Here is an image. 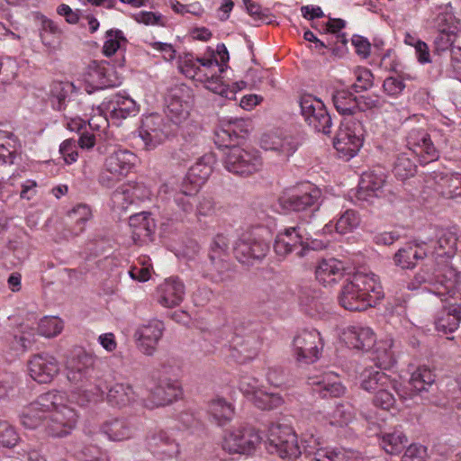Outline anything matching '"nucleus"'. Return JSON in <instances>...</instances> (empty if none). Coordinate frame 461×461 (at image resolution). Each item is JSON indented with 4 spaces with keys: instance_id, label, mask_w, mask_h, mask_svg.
<instances>
[{
    "instance_id": "1",
    "label": "nucleus",
    "mask_w": 461,
    "mask_h": 461,
    "mask_svg": "<svg viewBox=\"0 0 461 461\" xmlns=\"http://www.w3.org/2000/svg\"><path fill=\"white\" fill-rule=\"evenodd\" d=\"M460 239L461 233L455 227L430 228L429 235L421 240L427 242L428 256L434 258L437 267L426 263L408 284V289L417 290L424 285L427 291L442 302L461 299V273L448 266L457 252Z\"/></svg>"
},
{
    "instance_id": "2",
    "label": "nucleus",
    "mask_w": 461,
    "mask_h": 461,
    "mask_svg": "<svg viewBox=\"0 0 461 461\" xmlns=\"http://www.w3.org/2000/svg\"><path fill=\"white\" fill-rule=\"evenodd\" d=\"M67 393L50 391L41 394L27 405L20 415L21 424L29 429H36L46 420V431L52 437L61 438L75 429L78 413L69 405Z\"/></svg>"
},
{
    "instance_id": "3",
    "label": "nucleus",
    "mask_w": 461,
    "mask_h": 461,
    "mask_svg": "<svg viewBox=\"0 0 461 461\" xmlns=\"http://www.w3.org/2000/svg\"><path fill=\"white\" fill-rule=\"evenodd\" d=\"M95 358L86 353L80 352L68 362L67 377L75 385L71 393L69 405L76 402L84 406L87 403L96 402L103 398V389L95 377Z\"/></svg>"
},
{
    "instance_id": "4",
    "label": "nucleus",
    "mask_w": 461,
    "mask_h": 461,
    "mask_svg": "<svg viewBox=\"0 0 461 461\" xmlns=\"http://www.w3.org/2000/svg\"><path fill=\"white\" fill-rule=\"evenodd\" d=\"M384 297L379 278L374 273L358 271L343 285L339 301L348 311L375 307Z\"/></svg>"
},
{
    "instance_id": "5",
    "label": "nucleus",
    "mask_w": 461,
    "mask_h": 461,
    "mask_svg": "<svg viewBox=\"0 0 461 461\" xmlns=\"http://www.w3.org/2000/svg\"><path fill=\"white\" fill-rule=\"evenodd\" d=\"M138 157L132 151L114 147L108 151L99 176V183L105 187H112L116 182L126 177L135 167Z\"/></svg>"
},
{
    "instance_id": "6",
    "label": "nucleus",
    "mask_w": 461,
    "mask_h": 461,
    "mask_svg": "<svg viewBox=\"0 0 461 461\" xmlns=\"http://www.w3.org/2000/svg\"><path fill=\"white\" fill-rule=\"evenodd\" d=\"M264 444L269 454L277 455L283 459L294 460L302 454L297 435L286 425L271 424L267 429Z\"/></svg>"
},
{
    "instance_id": "7",
    "label": "nucleus",
    "mask_w": 461,
    "mask_h": 461,
    "mask_svg": "<svg viewBox=\"0 0 461 461\" xmlns=\"http://www.w3.org/2000/svg\"><path fill=\"white\" fill-rule=\"evenodd\" d=\"M365 129L354 117H344L334 139V148L340 157L349 159L355 157L363 145Z\"/></svg>"
},
{
    "instance_id": "8",
    "label": "nucleus",
    "mask_w": 461,
    "mask_h": 461,
    "mask_svg": "<svg viewBox=\"0 0 461 461\" xmlns=\"http://www.w3.org/2000/svg\"><path fill=\"white\" fill-rule=\"evenodd\" d=\"M223 165L230 173L247 177L258 172L263 161L258 150L232 146L224 153Z\"/></svg>"
},
{
    "instance_id": "9",
    "label": "nucleus",
    "mask_w": 461,
    "mask_h": 461,
    "mask_svg": "<svg viewBox=\"0 0 461 461\" xmlns=\"http://www.w3.org/2000/svg\"><path fill=\"white\" fill-rule=\"evenodd\" d=\"M322 349V338L316 329L301 330L293 339L292 355L299 364L315 363L319 360Z\"/></svg>"
},
{
    "instance_id": "10",
    "label": "nucleus",
    "mask_w": 461,
    "mask_h": 461,
    "mask_svg": "<svg viewBox=\"0 0 461 461\" xmlns=\"http://www.w3.org/2000/svg\"><path fill=\"white\" fill-rule=\"evenodd\" d=\"M262 442V437L255 429L233 427L224 430L221 447L230 454L251 455Z\"/></svg>"
},
{
    "instance_id": "11",
    "label": "nucleus",
    "mask_w": 461,
    "mask_h": 461,
    "mask_svg": "<svg viewBox=\"0 0 461 461\" xmlns=\"http://www.w3.org/2000/svg\"><path fill=\"white\" fill-rule=\"evenodd\" d=\"M229 244V239L223 234L216 235L211 243L208 262L205 263L203 276L213 282L222 281L224 275L230 269L228 260Z\"/></svg>"
},
{
    "instance_id": "12",
    "label": "nucleus",
    "mask_w": 461,
    "mask_h": 461,
    "mask_svg": "<svg viewBox=\"0 0 461 461\" xmlns=\"http://www.w3.org/2000/svg\"><path fill=\"white\" fill-rule=\"evenodd\" d=\"M200 70L197 76V81L204 85V86L227 99H234L236 92L225 85L221 79V75L223 73L222 64L219 63L215 55H211L208 58H201Z\"/></svg>"
},
{
    "instance_id": "13",
    "label": "nucleus",
    "mask_w": 461,
    "mask_h": 461,
    "mask_svg": "<svg viewBox=\"0 0 461 461\" xmlns=\"http://www.w3.org/2000/svg\"><path fill=\"white\" fill-rule=\"evenodd\" d=\"M172 132L170 125L163 115L154 113L144 115L138 129V134L146 150H153L161 145Z\"/></svg>"
},
{
    "instance_id": "14",
    "label": "nucleus",
    "mask_w": 461,
    "mask_h": 461,
    "mask_svg": "<svg viewBox=\"0 0 461 461\" xmlns=\"http://www.w3.org/2000/svg\"><path fill=\"white\" fill-rule=\"evenodd\" d=\"M260 231H247L241 234L234 245V255L243 264H252L266 257L269 251V243L264 239Z\"/></svg>"
},
{
    "instance_id": "15",
    "label": "nucleus",
    "mask_w": 461,
    "mask_h": 461,
    "mask_svg": "<svg viewBox=\"0 0 461 461\" xmlns=\"http://www.w3.org/2000/svg\"><path fill=\"white\" fill-rule=\"evenodd\" d=\"M321 191L312 184L303 185L279 198L280 205L294 212L316 211L321 204Z\"/></svg>"
},
{
    "instance_id": "16",
    "label": "nucleus",
    "mask_w": 461,
    "mask_h": 461,
    "mask_svg": "<svg viewBox=\"0 0 461 461\" xmlns=\"http://www.w3.org/2000/svg\"><path fill=\"white\" fill-rule=\"evenodd\" d=\"M301 113L307 123L315 131L329 134L331 128V118L323 103L311 95H303L300 100Z\"/></svg>"
},
{
    "instance_id": "17",
    "label": "nucleus",
    "mask_w": 461,
    "mask_h": 461,
    "mask_svg": "<svg viewBox=\"0 0 461 461\" xmlns=\"http://www.w3.org/2000/svg\"><path fill=\"white\" fill-rule=\"evenodd\" d=\"M192 106L191 90L185 86L172 88L167 98V117L175 125H181L189 117Z\"/></svg>"
},
{
    "instance_id": "18",
    "label": "nucleus",
    "mask_w": 461,
    "mask_h": 461,
    "mask_svg": "<svg viewBox=\"0 0 461 461\" xmlns=\"http://www.w3.org/2000/svg\"><path fill=\"white\" fill-rule=\"evenodd\" d=\"M406 147L409 152L415 155L420 164H428L438 158V151L425 129L414 128L408 131Z\"/></svg>"
},
{
    "instance_id": "19",
    "label": "nucleus",
    "mask_w": 461,
    "mask_h": 461,
    "mask_svg": "<svg viewBox=\"0 0 461 461\" xmlns=\"http://www.w3.org/2000/svg\"><path fill=\"white\" fill-rule=\"evenodd\" d=\"M149 451L160 461L176 457L180 453L179 444L167 430L150 433L146 439Z\"/></svg>"
},
{
    "instance_id": "20",
    "label": "nucleus",
    "mask_w": 461,
    "mask_h": 461,
    "mask_svg": "<svg viewBox=\"0 0 461 461\" xmlns=\"http://www.w3.org/2000/svg\"><path fill=\"white\" fill-rule=\"evenodd\" d=\"M196 190L182 184L181 189L178 192H174L168 184H163L158 189V195L164 199L167 195L173 194V200L170 201V207L177 208L174 219L176 221L183 220L186 215L194 211V203L195 201L194 194Z\"/></svg>"
},
{
    "instance_id": "21",
    "label": "nucleus",
    "mask_w": 461,
    "mask_h": 461,
    "mask_svg": "<svg viewBox=\"0 0 461 461\" xmlns=\"http://www.w3.org/2000/svg\"><path fill=\"white\" fill-rule=\"evenodd\" d=\"M306 249L307 245H304V239L297 227L285 228L275 239L274 250L279 257L294 252L298 258H303L306 255Z\"/></svg>"
},
{
    "instance_id": "22",
    "label": "nucleus",
    "mask_w": 461,
    "mask_h": 461,
    "mask_svg": "<svg viewBox=\"0 0 461 461\" xmlns=\"http://www.w3.org/2000/svg\"><path fill=\"white\" fill-rule=\"evenodd\" d=\"M164 330V323L157 319L139 326L134 334L139 349L147 356H152L163 336Z\"/></svg>"
},
{
    "instance_id": "23",
    "label": "nucleus",
    "mask_w": 461,
    "mask_h": 461,
    "mask_svg": "<svg viewBox=\"0 0 461 461\" xmlns=\"http://www.w3.org/2000/svg\"><path fill=\"white\" fill-rule=\"evenodd\" d=\"M30 376L39 384L50 383L59 372V363L52 356L38 354L28 362Z\"/></svg>"
},
{
    "instance_id": "24",
    "label": "nucleus",
    "mask_w": 461,
    "mask_h": 461,
    "mask_svg": "<svg viewBox=\"0 0 461 461\" xmlns=\"http://www.w3.org/2000/svg\"><path fill=\"white\" fill-rule=\"evenodd\" d=\"M308 384L312 386L314 393L322 398L340 397L346 393V387L340 382L339 375L331 371L310 376Z\"/></svg>"
},
{
    "instance_id": "25",
    "label": "nucleus",
    "mask_w": 461,
    "mask_h": 461,
    "mask_svg": "<svg viewBox=\"0 0 461 461\" xmlns=\"http://www.w3.org/2000/svg\"><path fill=\"white\" fill-rule=\"evenodd\" d=\"M426 241L421 239L406 243L393 257V264L401 269H413L418 261L428 257Z\"/></svg>"
},
{
    "instance_id": "26",
    "label": "nucleus",
    "mask_w": 461,
    "mask_h": 461,
    "mask_svg": "<svg viewBox=\"0 0 461 461\" xmlns=\"http://www.w3.org/2000/svg\"><path fill=\"white\" fill-rule=\"evenodd\" d=\"M182 388L177 380L165 378L149 389V408L164 406L172 403L182 396Z\"/></svg>"
},
{
    "instance_id": "27",
    "label": "nucleus",
    "mask_w": 461,
    "mask_h": 461,
    "mask_svg": "<svg viewBox=\"0 0 461 461\" xmlns=\"http://www.w3.org/2000/svg\"><path fill=\"white\" fill-rule=\"evenodd\" d=\"M102 109H106L112 119L122 120L136 115L139 105L126 93L119 92L105 98Z\"/></svg>"
},
{
    "instance_id": "28",
    "label": "nucleus",
    "mask_w": 461,
    "mask_h": 461,
    "mask_svg": "<svg viewBox=\"0 0 461 461\" xmlns=\"http://www.w3.org/2000/svg\"><path fill=\"white\" fill-rule=\"evenodd\" d=\"M260 344L256 336L235 335L230 341V357L240 364H245L258 356Z\"/></svg>"
},
{
    "instance_id": "29",
    "label": "nucleus",
    "mask_w": 461,
    "mask_h": 461,
    "mask_svg": "<svg viewBox=\"0 0 461 461\" xmlns=\"http://www.w3.org/2000/svg\"><path fill=\"white\" fill-rule=\"evenodd\" d=\"M260 147L265 150L273 151L280 160H286L296 151L298 142L292 136L266 133L260 139Z\"/></svg>"
},
{
    "instance_id": "30",
    "label": "nucleus",
    "mask_w": 461,
    "mask_h": 461,
    "mask_svg": "<svg viewBox=\"0 0 461 461\" xmlns=\"http://www.w3.org/2000/svg\"><path fill=\"white\" fill-rule=\"evenodd\" d=\"M185 294L183 282L178 277H169L157 287L156 298L163 307L173 308L183 302Z\"/></svg>"
},
{
    "instance_id": "31",
    "label": "nucleus",
    "mask_w": 461,
    "mask_h": 461,
    "mask_svg": "<svg viewBox=\"0 0 461 461\" xmlns=\"http://www.w3.org/2000/svg\"><path fill=\"white\" fill-rule=\"evenodd\" d=\"M459 24L453 14L450 3L431 5L425 19L426 27L438 31L458 28Z\"/></svg>"
},
{
    "instance_id": "32",
    "label": "nucleus",
    "mask_w": 461,
    "mask_h": 461,
    "mask_svg": "<svg viewBox=\"0 0 461 461\" xmlns=\"http://www.w3.org/2000/svg\"><path fill=\"white\" fill-rule=\"evenodd\" d=\"M214 163L212 153L203 155L189 168L182 184L198 191L212 174Z\"/></svg>"
},
{
    "instance_id": "33",
    "label": "nucleus",
    "mask_w": 461,
    "mask_h": 461,
    "mask_svg": "<svg viewBox=\"0 0 461 461\" xmlns=\"http://www.w3.org/2000/svg\"><path fill=\"white\" fill-rule=\"evenodd\" d=\"M341 339L348 348L362 350H368L375 342L373 330L361 325H352L344 329Z\"/></svg>"
},
{
    "instance_id": "34",
    "label": "nucleus",
    "mask_w": 461,
    "mask_h": 461,
    "mask_svg": "<svg viewBox=\"0 0 461 461\" xmlns=\"http://www.w3.org/2000/svg\"><path fill=\"white\" fill-rule=\"evenodd\" d=\"M207 414L212 422L222 427L233 420L235 406L222 396L215 395L207 402Z\"/></svg>"
},
{
    "instance_id": "35",
    "label": "nucleus",
    "mask_w": 461,
    "mask_h": 461,
    "mask_svg": "<svg viewBox=\"0 0 461 461\" xmlns=\"http://www.w3.org/2000/svg\"><path fill=\"white\" fill-rule=\"evenodd\" d=\"M384 185V176L374 172H365L361 176L357 199L362 203H371L378 197Z\"/></svg>"
},
{
    "instance_id": "36",
    "label": "nucleus",
    "mask_w": 461,
    "mask_h": 461,
    "mask_svg": "<svg viewBox=\"0 0 461 461\" xmlns=\"http://www.w3.org/2000/svg\"><path fill=\"white\" fill-rule=\"evenodd\" d=\"M132 240L136 244H143L150 240L155 230V222L149 212L133 214L129 219Z\"/></svg>"
},
{
    "instance_id": "37",
    "label": "nucleus",
    "mask_w": 461,
    "mask_h": 461,
    "mask_svg": "<svg viewBox=\"0 0 461 461\" xmlns=\"http://www.w3.org/2000/svg\"><path fill=\"white\" fill-rule=\"evenodd\" d=\"M360 386L369 393H375L381 387H393V379L376 366L365 368L359 375Z\"/></svg>"
},
{
    "instance_id": "38",
    "label": "nucleus",
    "mask_w": 461,
    "mask_h": 461,
    "mask_svg": "<svg viewBox=\"0 0 461 461\" xmlns=\"http://www.w3.org/2000/svg\"><path fill=\"white\" fill-rule=\"evenodd\" d=\"M344 264L336 258L322 259L315 271L316 279L324 286L339 282L344 275Z\"/></svg>"
},
{
    "instance_id": "39",
    "label": "nucleus",
    "mask_w": 461,
    "mask_h": 461,
    "mask_svg": "<svg viewBox=\"0 0 461 461\" xmlns=\"http://www.w3.org/2000/svg\"><path fill=\"white\" fill-rule=\"evenodd\" d=\"M106 399L112 406L123 408L137 402L140 395L130 384L116 383L108 389Z\"/></svg>"
},
{
    "instance_id": "40",
    "label": "nucleus",
    "mask_w": 461,
    "mask_h": 461,
    "mask_svg": "<svg viewBox=\"0 0 461 461\" xmlns=\"http://www.w3.org/2000/svg\"><path fill=\"white\" fill-rule=\"evenodd\" d=\"M461 321V304L450 303L438 312L435 319V328L444 334L452 333L459 327Z\"/></svg>"
},
{
    "instance_id": "41",
    "label": "nucleus",
    "mask_w": 461,
    "mask_h": 461,
    "mask_svg": "<svg viewBox=\"0 0 461 461\" xmlns=\"http://www.w3.org/2000/svg\"><path fill=\"white\" fill-rule=\"evenodd\" d=\"M101 431L112 441H122L131 438L134 429L125 419H112L102 425Z\"/></svg>"
},
{
    "instance_id": "42",
    "label": "nucleus",
    "mask_w": 461,
    "mask_h": 461,
    "mask_svg": "<svg viewBox=\"0 0 461 461\" xmlns=\"http://www.w3.org/2000/svg\"><path fill=\"white\" fill-rule=\"evenodd\" d=\"M393 387H381L377 390L373 398V402L376 407L383 410H390L395 404V398L392 391H394L402 399L406 400L411 397V393L405 392L398 385L397 381L393 379Z\"/></svg>"
},
{
    "instance_id": "43",
    "label": "nucleus",
    "mask_w": 461,
    "mask_h": 461,
    "mask_svg": "<svg viewBox=\"0 0 461 461\" xmlns=\"http://www.w3.org/2000/svg\"><path fill=\"white\" fill-rule=\"evenodd\" d=\"M35 324V321L28 320L20 325L12 341L11 347L14 350L24 352L33 345L36 335Z\"/></svg>"
},
{
    "instance_id": "44",
    "label": "nucleus",
    "mask_w": 461,
    "mask_h": 461,
    "mask_svg": "<svg viewBox=\"0 0 461 461\" xmlns=\"http://www.w3.org/2000/svg\"><path fill=\"white\" fill-rule=\"evenodd\" d=\"M20 148L21 144L14 133L0 131V165L14 164Z\"/></svg>"
},
{
    "instance_id": "45",
    "label": "nucleus",
    "mask_w": 461,
    "mask_h": 461,
    "mask_svg": "<svg viewBox=\"0 0 461 461\" xmlns=\"http://www.w3.org/2000/svg\"><path fill=\"white\" fill-rule=\"evenodd\" d=\"M438 192L447 199L461 196V174L451 173L438 176Z\"/></svg>"
},
{
    "instance_id": "46",
    "label": "nucleus",
    "mask_w": 461,
    "mask_h": 461,
    "mask_svg": "<svg viewBox=\"0 0 461 461\" xmlns=\"http://www.w3.org/2000/svg\"><path fill=\"white\" fill-rule=\"evenodd\" d=\"M357 97L348 90H338L332 95V101L336 110L342 115L351 117L357 111Z\"/></svg>"
},
{
    "instance_id": "47",
    "label": "nucleus",
    "mask_w": 461,
    "mask_h": 461,
    "mask_svg": "<svg viewBox=\"0 0 461 461\" xmlns=\"http://www.w3.org/2000/svg\"><path fill=\"white\" fill-rule=\"evenodd\" d=\"M407 441L405 434L401 429H394L382 435L380 444L386 453L398 455L403 450Z\"/></svg>"
},
{
    "instance_id": "48",
    "label": "nucleus",
    "mask_w": 461,
    "mask_h": 461,
    "mask_svg": "<svg viewBox=\"0 0 461 461\" xmlns=\"http://www.w3.org/2000/svg\"><path fill=\"white\" fill-rule=\"evenodd\" d=\"M87 80L97 89H104L119 85L116 79L111 78L104 65L95 64L89 68Z\"/></svg>"
},
{
    "instance_id": "49",
    "label": "nucleus",
    "mask_w": 461,
    "mask_h": 461,
    "mask_svg": "<svg viewBox=\"0 0 461 461\" xmlns=\"http://www.w3.org/2000/svg\"><path fill=\"white\" fill-rule=\"evenodd\" d=\"M328 422L331 426L343 427L348 425L355 419V410L349 402H339L334 410L328 414Z\"/></svg>"
},
{
    "instance_id": "50",
    "label": "nucleus",
    "mask_w": 461,
    "mask_h": 461,
    "mask_svg": "<svg viewBox=\"0 0 461 461\" xmlns=\"http://www.w3.org/2000/svg\"><path fill=\"white\" fill-rule=\"evenodd\" d=\"M435 383L434 373L426 366L418 367L411 375L410 379L411 386L416 393H421L428 392Z\"/></svg>"
},
{
    "instance_id": "51",
    "label": "nucleus",
    "mask_w": 461,
    "mask_h": 461,
    "mask_svg": "<svg viewBox=\"0 0 461 461\" xmlns=\"http://www.w3.org/2000/svg\"><path fill=\"white\" fill-rule=\"evenodd\" d=\"M393 340L387 339L380 341L375 348L376 367L380 369H387L395 363L394 354L392 350Z\"/></svg>"
},
{
    "instance_id": "52",
    "label": "nucleus",
    "mask_w": 461,
    "mask_h": 461,
    "mask_svg": "<svg viewBox=\"0 0 461 461\" xmlns=\"http://www.w3.org/2000/svg\"><path fill=\"white\" fill-rule=\"evenodd\" d=\"M412 155L409 150L407 152L400 153L393 166V173L395 176L401 180L407 179L413 176L416 172V165L411 159L410 156Z\"/></svg>"
},
{
    "instance_id": "53",
    "label": "nucleus",
    "mask_w": 461,
    "mask_h": 461,
    "mask_svg": "<svg viewBox=\"0 0 461 461\" xmlns=\"http://www.w3.org/2000/svg\"><path fill=\"white\" fill-rule=\"evenodd\" d=\"M126 38L123 32L117 29H111L105 32L103 53L106 57H111L117 50L126 44Z\"/></svg>"
},
{
    "instance_id": "54",
    "label": "nucleus",
    "mask_w": 461,
    "mask_h": 461,
    "mask_svg": "<svg viewBox=\"0 0 461 461\" xmlns=\"http://www.w3.org/2000/svg\"><path fill=\"white\" fill-rule=\"evenodd\" d=\"M91 209L86 204H78L68 212V217L74 223L73 232L75 235L84 231L85 224L91 219Z\"/></svg>"
},
{
    "instance_id": "55",
    "label": "nucleus",
    "mask_w": 461,
    "mask_h": 461,
    "mask_svg": "<svg viewBox=\"0 0 461 461\" xmlns=\"http://www.w3.org/2000/svg\"><path fill=\"white\" fill-rule=\"evenodd\" d=\"M243 121L240 119H231L228 122H222L216 131V135L221 139L223 145L228 147L231 141L239 137V131L243 125Z\"/></svg>"
},
{
    "instance_id": "56",
    "label": "nucleus",
    "mask_w": 461,
    "mask_h": 461,
    "mask_svg": "<svg viewBox=\"0 0 461 461\" xmlns=\"http://www.w3.org/2000/svg\"><path fill=\"white\" fill-rule=\"evenodd\" d=\"M251 402L261 410H272L282 405L283 399L278 393L267 392L261 388Z\"/></svg>"
},
{
    "instance_id": "57",
    "label": "nucleus",
    "mask_w": 461,
    "mask_h": 461,
    "mask_svg": "<svg viewBox=\"0 0 461 461\" xmlns=\"http://www.w3.org/2000/svg\"><path fill=\"white\" fill-rule=\"evenodd\" d=\"M63 330L62 321L54 316H45L37 323V333L51 338L59 335Z\"/></svg>"
},
{
    "instance_id": "58",
    "label": "nucleus",
    "mask_w": 461,
    "mask_h": 461,
    "mask_svg": "<svg viewBox=\"0 0 461 461\" xmlns=\"http://www.w3.org/2000/svg\"><path fill=\"white\" fill-rule=\"evenodd\" d=\"M360 224V217L354 210L345 211L336 221V230L340 234H346L356 230Z\"/></svg>"
},
{
    "instance_id": "59",
    "label": "nucleus",
    "mask_w": 461,
    "mask_h": 461,
    "mask_svg": "<svg viewBox=\"0 0 461 461\" xmlns=\"http://www.w3.org/2000/svg\"><path fill=\"white\" fill-rule=\"evenodd\" d=\"M67 94H68V91L65 90V87L62 86V84H57L53 86V88L51 90L50 102H51V105L54 109H56L58 111H61V110L67 111L68 108V110H71L72 108H74L76 105L78 104L75 101H71V100L67 101V97H68Z\"/></svg>"
},
{
    "instance_id": "60",
    "label": "nucleus",
    "mask_w": 461,
    "mask_h": 461,
    "mask_svg": "<svg viewBox=\"0 0 461 461\" xmlns=\"http://www.w3.org/2000/svg\"><path fill=\"white\" fill-rule=\"evenodd\" d=\"M127 189L125 183L118 186L112 194L111 202L113 209L119 211L126 210L131 204L133 203V198H131Z\"/></svg>"
},
{
    "instance_id": "61",
    "label": "nucleus",
    "mask_w": 461,
    "mask_h": 461,
    "mask_svg": "<svg viewBox=\"0 0 461 461\" xmlns=\"http://www.w3.org/2000/svg\"><path fill=\"white\" fill-rule=\"evenodd\" d=\"M200 63L201 58H194L193 55L187 54L179 61L178 68L186 77L197 81Z\"/></svg>"
},
{
    "instance_id": "62",
    "label": "nucleus",
    "mask_w": 461,
    "mask_h": 461,
    "mask_svg": "<svg viewBox=\"0 0 461 461\" xmlns=\"http://www.w3.org/2000/svg\"><path fill=\"white\" fill-rule=\"evenodd\" d=\"M357 103V111L377 112L384 108L386 101L384 97L377 95H366L359 96Z\"/></svg>"
},
{
    "instance_id": "63",
    "label": "nucleus",
    "mask_w": 461,
    "mask_h": 461,
    "mask_svg": "<svg viewBox=\"0 0 461 461\" xmlns=\"http://www.w3.org/2000/svg\"><path fill=\"white\" fill-rule=\"evenodd\" d=\"M139 266L132 267L129 275L133 280H138L140 282H146L151 276V264L150 259L149 258L143 257L139 258Z\"/></svg>"
},
{
    "instance_id": "64",
    "label": "nucleus",
    "mask_w": 461,
    "mask_h": 461,
    "mask_svg": "<svg viewBox=\"0 0 461 461\" xmlns=\"http://www.w3.org/2000/svg\"><path fill=\"white\" fill-rule=\"evenodd\" d=\"M19 441V435L14 427L7 421L0 420V446L13 447Z\"/></svg>"
}]
</instances>
